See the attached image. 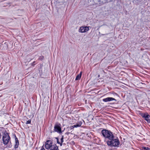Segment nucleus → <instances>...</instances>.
<instances>
[{
    "mask_svg": "<svg viewBox=\"0 0 150 150\" xmlns=\"http://www.w3.org/2000/svg\"><path fill=\"white\" fill-rule=\"evenodd\" d=\"M98 77H100V75H98Z\"/></svg>",
    "mask_w": 150,
    "mask_h": 150,
    "instance_id": "20",
    "label": "nucleus"
},
{
    "mask_svg": "<svg viewBox=\"0 0 150 150\" xmlns=\"http://www.w3.org/2000/svg\"><path fill=\"white\" fill-rule=\"evenodd\" d=\"M54 131L60 134L62 133V129L61 127V125L59 124H57L54 126Z\"/></svg>",
    "mask_w": 150,
    "mask_h": 150,
    "instance_id": "4",
    "label": "nucleus"
},
{
    "mask_svg": "<svg viewBox=\"0 0 150 150\" xmlns=\"http://www.w3.org/2000/svg\"><path fill=\"white\" fill-rule=\"evenodd\" d=\"M142 116L148 122H150V116L148 113L142 114Z\"/></svg>",
    "mask_w": 150,
    "mask_h": 150,
    "instance_id": "5",
    "label": "nucleus"
},
{
    "mask_svg": "<svg viewBox=\"0 0 150 150\" xmlns=\"http://www.w3.org/2000/svg\"><path fill=\"white\" fill-rule=\"evenodd\" d=\"M56 139H57V143H58L60 145V146H62V144L61 143V142H59V139L57 138Z\"/></svg>",
    "mask_w": 150,
    "mask_h": 150,
    "instance_id": "12",
    "label": "nucleus"
},
{
    "mask_svg": "<svg viewBox=\"0 0 150 150\" xmlns=\"http://www.w3.org/2000/svg\"><path fill=\"white\" fill-rule=\"evenodd\" d=\"M30 122H31V120H29L27 121V122H26V124H30Z\"/></svg>",
    "mask_w": 150,
    "mask_h": 150,
    "instance_id": "16",
    "label": "nucleus"
},
{
    "mask_svg": "<svg viewBox=\"0 0 150 150\" xmlns=\"http://www.w3.org/2000/svg\"><path fill=\"white\" fill-rule=\"evenodd\" d=\"M147 147H143L142 148V150H147Z\"/></svg>",
    "mask_w": 150,
    "mask_h": 150,
    "instance_id": "17",
    "label": "nucleus"
},
{
    "mask_svg": "<svg viewBox=\"0 0 150 150\" xmlns=\"http://www.w3.org/2000/svg\"><path fill=\"white\" fill-rule=\"evenodd\" d=\"M147 150H150V149L148 147H147Z\"/></svg>",
    "mask_w": 150,
    "mask_h": 150,
    "instance_id": "19",
    "label": "nucleus"
},
{
    "mask_svg": "<svg viewBox=\"0 0 150 150\" xmlns=\"http://www.w3.org/2000/svg\"><path fill=\"white\" fill-rule=\"evenodd\" d=\"M82 75V72H81L79 74H78L76 77V80H79L81 78Z\"/></svg>",
    "mask_w": 150,
    "mask_h": 150,
    "instance_id": "10",
    "label": "nucleus"
},
{
    "mask_svg": "<svg viewBox=\"0 0 150 150\" xmlns=\"http://www.w3.org/2000/svg\"><path fill=\"white\" fill-rule=\"evenodd\" d=\"M89 30V29L88 27L82 26L80 28V29L79 30V32L82 33H85L88 31Z\"/></svg>",
    "mask_w": 150,
    "mask_h": 150,
    "instance_id": "7",
    "label": "nucleus"
},
{
    "mask_svg": "<svg viewBox=\"0 0 150 150\" xmlns=\"http://www.w3.org/2000/svg\"><path fill=\"white\" fill-rule=\"evenodd\" d=\"M103 100L104 102H107L108 101H112V100H116L115 98H113L108 97V98H107L103 99Z\"/></svg>",
    "mask_w": 150,
    "mask_h": 150,
    "instance_id": "8",
    "label": "nucleus"
},
{
    "mask_svg": "<svg viewBox=\"0 0 150 150\" xmlns=\"http://www.w3.org/2000/svg\"><path fill=\"white\" fill-rule=\"evenodd\" d=\"M107 144L110 147H118L120 142L117 137L114 136L112 139L110 140L107 141Z\"/></svg>",
    "mask_w": 150,
    "mask_h": 150,
    "instance_id": "2",
    "label": "nucleus"
},
{
    "mask_svg": "<svg viewBox=\"0 0 150 150\" xmlns=\"http://www.w3.org/2000/svg\"><path fill=\"white\" fill-rule=\"evenodd\" d=\"M73 126L74 127H74H79L80 125L79 124H76V125H74Z\"/></svg>",
    "mask_w": 150,
    "mask_h": 150,
    "instance_id": "15",
    "label": "nucleus"
},
{
    "mask_svg": "<svg viewBox=\"0 0 150 150\" xmlns=\"http://www.w3.org/2000/svg\"><path fill=\"white\" fill-rule=\"evenodd\" d=\"M74 128V127L73 126H70V127H68V129L69 130H72Z\"/></svg>",
    "mask_w": 150,
    "mask_h": 150,
    "instance_id": "14",
    "label": "nucleus"
},
{
    "mask_svg": "<svg viewBox=\"0 0 150 150\" xmlns=\"http://www.w3.org/2000/svg\"><path fill=\"white\" fill-rule=\"evenodd\" d=\"M40 150H45L44 148L42 147Z\"/></svg>",
    "mask_w": 150,
    "mask_h": 150,
    "instance_id": "18",
    "label": "nucleus"
},
{
    "mask_svg": "<svg viewBox=\"0 0 150 150\" xmlns=\"http://www.w3.org/2000/svg\"><path fill=\"white\" fill-rule=\"evenodd\" d=\"M10 137L8 133L5 132L3 136V142L5 145L7 144L10 140Z\"/></svg>",
    "mask_w": 150,
    "mask_h": 150,
    "instance_id": "3",
    "label": "nucleus"
},
{
    "mask_svg": "<svg viewBox=\"0 0 150 150\" xmlns=\"http://www.w3.org/2000/svg\"><path fill=\"white\" fill-rule=\"evenodd\" d=\"M101 133L105 139H108L107 141L112 139L114 137L113 133L110 130L104 129L102 130Z\"/></svg>",
    "mask_w": 150,
    "mask_h": 150,
    "instance_id": "1",
    "label": "nucleus"
},
{
    "mask_svg": "<svg viewBox=\"0 0 150 150\" xmlns=\"http://www.w3.org/2000/svg\"><path fill=\"white\" fill-rule=\"evenodd\" d=\"M15 141L16 143L15 147L16 148H17L18 147V145H19L18 140V138L17 137H16L15 138Z\"/></svg>",
    "mask_w": 150,
    "mask_h": 150,
    "instance_id": "11",
    "label": "nucleus"
},
{
    "mask_svg": "<svg viewBox=\"0 0 150 150\" xmlns=\"http://www.w3.org/2000/svg\"><path fill=\"white\" fill-rule=\"evenodd\" d=\"M52 142L51 141L48 140L46 141L45 143V147L47 149H49L52 146Z\"/></svg>",
    "mask_w": 150,
    "mask_h": 150,
    "instance_id": "6",
    "label": "nucleus"
},
{
    "mask_svg": "<svg viewBox=\"0 0 150 150\" xmlns=\"http://www.w3.org/2000/svg\"><path fill=\"white\" fill-rule=\"evenodd\" d=\"M58 147L56 144H54L51 147L50 150H58Z\"/></svg>",
    "mask_w": 150,
    "mask_h": 150,
    "instance_id": "9",
    "label": "nucleus"
},
{
    "mask_svg": "<svg viewBox=\"0 0 150 150\" xmlns=\"http://www.w3.org/2000/svg\"><path fill=\"white\" fill-rule=\"evenodd\" d=\"M63 139H64V136H62L61 138L60 139V142L62 144L64 142Z\"/></svg>",
    "mask_w": 150,
    "mask_h": 150,
    "instance_id": "13",
    "label": "nucleus"
}]
</instances>
